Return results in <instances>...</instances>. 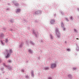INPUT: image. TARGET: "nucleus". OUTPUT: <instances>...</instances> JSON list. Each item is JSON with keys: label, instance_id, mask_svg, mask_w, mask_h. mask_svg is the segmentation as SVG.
<instances>
[{"label": "nucleus", "instance_id": "7ed1b4c3", "mask_svg": "<svg viewBox=\"0 0 79 79\" xmlns=\"http://www.w3.org/2000/svg\"><path fill=\"white\" fill-rule=\"evenodd\" d=\"M56 34L57 35V37H60V34L59 32L58 31V29H56Z\"/></svg>", "mask_w": 79, "mask_h": 79}, {"label": "nucleus", "instance_id": "393cba45", "mask_svg": "<svg viewBox=\"0 0 79 79\" xmlns=\"http://www.w3.org/2000/svg\"><path fill=\"white\" fill-rule=\"evenodd\" d=\"M76 39L77 40H79V39L78 38H77Z\"/></svg>", "mask_w": 79, "mask_h": 79}, {"label": "nucleus", "instance_id": "2eb2a0df", "mask_svg": "<svg viewBox=\"0 0 79 79\" xmlns=\"http://www.w3.org/2000/svg\"><path fill=\"white\" fill-rule=\"evenodd\" d=\"M77 50H79V48H78V47H77Z\"/></svg>", "mask_w": 79, "mask_h": 79}, {"label": "nucleus", "instance_id": "bb28decb", "mask_svg": "<svg viewBox=\"0 0 79 79\" xmlns=\"http://www.w3.org/2000/svg\"><path fill=\"white\" fill-rule=\"evenodd\" d=\"M35 14H37V13H36V12H35Z\"/></svg>", "mask_w": 79, "mask_h": 79}, {"label": "nucleus", "instance_id": "412c9836", "mask_svg": "<svg viewBox=\"0 0 79 79\" xmlns=\"http://www.w3.org/2000/svg\"><path fill=\"white\" fill-rule=\"evenodd\" d=\"M67 50H68V51H69V50H70V49H67Z\"/></svg>", "mask_w": 79, "mask_h": 79}, {"label": "nucleus", "instance_id": "4be33fe9", "mask_svg": "<svg viewBox=\"0 0 79 79\" xmlns=\"http://www.w3.org/2000/svg\"><path fill=\"white\" fill-rule=\"evenodd\" d=\"M2 44V45H3V42H1Z\"/></svg>", "mask_w": 79, "mask_h": 79}, {"label": "nucleus", "instance_id": "20e7f679", "mask_svg": "<svg viewBox=\"0 0 79 79\" xmlns=\"http://www.w3.org/2000/svg\"><path fill=\"white\" fill-rule=\"evenodd\" d=\"M55 20L54 19H52L51 21V24H53L54 23H55Z\"/></svg>", "mask_w": 79, "mask_h": 79}, {"label": "nucleus", "instance_id": "a878e982", "mask_svg": "<svg viewBox=\"0 0 79 79\" xmlns=\"http://www.w3.org/2000/svg\"><path fill=\"white\" fill-rule=\"evenodd\" d=\"M28 77V76L26 77V78H27Z\"/></svg>", "mask_w": 79, "mask_h": 79}, {"label": "nucleus", "instance_id": "39448f33", "mask_svg": "<svg viewBox=\"0 0 79 79\" xmlns=\"http://www.w3.org/2000/svg\"><path fill=\"white\" fill-rule=\"evenodd\" d=\"M4 37V35L2 33L0 34V37Z\"/></svg>", "mask_w": 79, "mask_h": 79}, {"label": "nucleus", "instance_id": "4468645a", "mask_svg": "<svg viewBox=\"0 0 79 79\" xmlns=\"http://www.w3.org/2000/svg\"><path fill=\"white\" fill-rule=\"evenodd\" d=\"M74 30L75 32H77V30L75 29H74Z\"/></svg>", "mask_w": 79, "mask_h": 79}, {"label": "nucleus", "instance_id": "1a4fd4ad", "mask_svg": "<svg viewBox=\"0 0 79 79\" xmlns=\"http://www.w3.org/2000/svg\"><path fill=\"white\" fill-rule=\"evenodd\" d=\"M7 63H11V61L10 60H9L8 61H7Z\"/></svg>", "mask_w": 79, "mask_h": 79}, {"label": "nucleus", "instance_id": "0eeeda50", "mask_svg": "<svg viewBox=\"0 0 79 79\" xmlns=\"http://www.w3.org/2000/svg\"><path fill=\"white\" fill-rule=\"evenodd\" d=\"M21 11V10H20V9H17V11H16V12H19V11Z\"/></svg>", "mask_w": 79, "mask_h": 79}, {"label": "nucleus", "instance_id": "6e6552de", "mask_svg": "<svg viewBox=\"0 0 79 79\" xmlns=\"http://www.w3.org/2000/svg\"><path fill=\"white\" fill-rule=\"evenodd\" d=\"M31 76L32 77H34V72H32L31 73Z\"/></svg>", "mask_w": 79, "mask_h": 79}, {"label": "nucleus", "instance_id": "f257e3e1", "mask_svg": "<svg viewBox=\"0 0 79 79\" xmlns=\"http://www.w3.org/2000/svg\"><path fill=\"white\" fill-rule=\"evenodd\" d=\"M7 54L6 55V58H9L10 56V54L9 53H10L12 52V50L11 49L9 51H6Z\"/></svg>", "mask_w": 79, "mask_h": 79}, {"label": "nucleus", "instance_id": "6ab92c4d", "mask_svg": "<svg viewBox=\"0 0 79 79\" xmlns=\"http://www.w3.org/2000/svg\"><path fill=\"white\" fill-rule=\"evenodd\" d=\"M15 5H16V6H18V4H15Z\"/></svg>", "mask_w": 79, "mask_h": 79}, {"label": "nucleus", "instance_id": "9d476101", "mask_svg": "<svg viewBox=\"0 0 79 79\" xmlns=\"http://www.w3.org/2000/svg\"><path fill=\"white\" fill-rule=\"evenodd\" d=\"M28 52H30V53H31V52H32V51H31V49H29L28 50Z\"/></svg>", "mask_w": 79, "mask_h": 79}, {"label": "nucleus", "instance_id": "b1692460", "mask_svg": "<svg viewBox=\"0 0 79 79\" xmlns=\"http://www.w3.org/2000/svg\"><path fill=\"white\" fill-rule=\"evenodd\" d=\"M65 30V28H64V31Z\"/></svg>", "mask_w": 79, "mask_h": 79}, {"label": "nucleus", "instance_id": "f3484780", "mask_svg": "<svg viewBox=\"0 0 79 79\" xmlns=\"http://www.w3.org/2000/svg\"><path fill=\"white\" fill-rule=\"evenodd\" d=\"M51 37L52 39H53V36H52V35H51Z\"/></svg>", "mask_w": 79, "mask_h": 79}, {"label": "nucleus", "instance_id": "9b49d317", "mask_svg": "<svg viewBox=\"0 0 79 79\" xmlns=\"http://www.w3.org/2000/svg\"><path fill=\"white\" fill-rule=\"evenodd\" d=\"M49 69V68H48V67H46L45 68V70H46L47 69Z\"/></svg>", "mask_w": 79, "mask_h": 79}, {"label": "nucleus", "instance_id": "a211bd4d", "mask_svg": "<svg viewBox=\"0 0 79 79\" xmlns=\"http://www.w3.org/2000/svg\"><path fill=\"white\" fill-rule=\"evenodd\" d=\"M73 69H74V70H76V68H73Z\"/></svg>", "mask_w": 79, "mask_h": 79}, {"label": "nucleus", "instance_id": "f8f14e48", "mask_svg": "<svg viewBox=\"0 0 79 79\" xmlns=\"http://www.w3.org/2000/svg\"><path fill=\"white\" fill-rule=\"evenodd\" d=\"M6 42H8V39H6Z\"/></svg>", "mask_w": 79, "mask_h": 79}, {"label": "nucleus", "instance_id": "aec40b11", "mask_svg": "<svg viewBox=\"0 0 79 79\" xmlns=\"http://www.w3.org/2000/svg\"><path fill=\"white\" fill-rule=\"evenodd\" d=\"M71 19H73V17H71Z\"/></svg>", "mask_w": 79, "mask_h": 79}, {"label": "nucleus", "instance_id": "423d86ee", "mask_svg": "<svg viewBox=\"0 0 79 79\" xmlns=\"http://www.w3.org/2000/svg\"><path fill=\"white\" fill-rule=\"evenodd\" d=\"M68 77L70 79H71V78H72V76L71 75H69L68 76Z\"/></svg>", "mask_w": 79, "mask_h": 79}, {"label": "nucleus", "instance_id": "dca6fc26", "mask_svg": "<svg viewBox=\"0 0 79 79\" xmlns=\"http://www.w3.org/2000/svg\"><path fill=\"white\" fill-rule=\"evenodd\" d=\"M66 21H69V20H68V19H66Z\"/></svg>", "mask_w": 79, "mask_h": 79}, {"label": "nucleus", "instance_id": "ddd939ff", "mask_svg": "<svg viewBox=\"0 0 79 79\" xmlns=\"http://www.w3.org/2000/svg\"><path fill=\"white\" fill-rule=\"evenodd\" d=\"M61 26H62V27H63L64 26V25L62 23L61 24Z\"/></svg>", "mask_w": 79, "mask_h": 79}, {"label": "nucleus", "instance_id": "5701e85b", "mask_svg": "<svg viewBox=\"0 0 79 79\" xmlns=\"http://www.w3.org/2000/svg\"><path fill=\"white\" fill-rule=\"evenodd\" d=\"M48 79H52V78L50 77H49Z\"/></svg>", "mask_w": 79, "mask_h": 79}, {"label": "nucleus", "instance_id": "f03ea898", "mask_svg": "<svg viewBox=\"0 0 79 79\" xmlns=\"http://www.w3.org/2000/svg\"><path fill=\"white\" fill-rule=\"evenodd\" d=\"M56 67V62L55 63H53L51 65V68L52 69L55 68Z\"/></svg>", "mask_w": 79, "mask_h": 79}]
</instances>
